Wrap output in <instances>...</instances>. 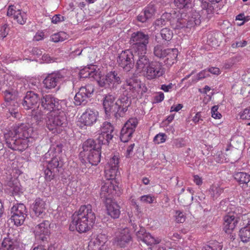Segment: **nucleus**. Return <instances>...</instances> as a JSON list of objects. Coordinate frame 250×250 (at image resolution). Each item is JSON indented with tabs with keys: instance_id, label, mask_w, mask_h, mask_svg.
Wrapping results in <instances>:
<instances>
[{
	"instance_id": "nucleus-31",
	"label": "nucleus",
	"mask_w": 250,
	"mask_h": 250,
	"mask_svg": "<svg viewBox=\"0 0 250 250\" xmlns=\"http://www.w3.org/2000/svg\"><path fill=\"white\" fill-rule=\"evenodd\" d=\"M224 229L226 233H230L238 223V219L234 216L227 215L224 218Z\"/></svg>"
},
{
	"instance_id": "nucleus-22",
	"label": "nucleus",
	"mask_w": 250,
	"mask_h": 250,
	"mask_svg": "<svg viewBox=\"0 0 250 250\" xmlns=\"http://www.w3.org/2000/svg\"><path fill=\"white\" fill-rule=\"evenodd\" d=\"M136 235L139 241H141L150 247L159 244L161 241L160 239L155 238L150 233H146L144 229H142L137 231Z\"/></svg>"
},
{
	"instance_id": "nucleus-42",
	"label": "nucleus",
	"mask_w": 250,
	"mask_h": 250,
	"mask_svg": "<svg viewBox=\"0 0 250 250\" xmlns=\"http://www.w3.org/2000/svg\"><path fill=\"white\" fill-rule=\"evenodd\" d=\"M114 131V127L109 122H104L100 127V133H109L112 134Z\"/></svg>"
},
{
	"instance_id": "nucleus-50",
	"label": "nucleus",
	"mask_w": 250,
	"mask_h": 250,
	"mask_svg": "<svg viewBox=\"0 0 250 250\" xmlns=\"http://www.w3.org/2000/svg\"><path fill=\"white\" fill-rule=\"evenodd\" d=\"M44 173L45 180L49 181L53 179L55 175L58 173L55 170H54L51 168H48V167H47L44 170Z\"/></svg>"
},
{
	"instance_id": "nucleus-12",
	"label": "nucleus",
	"mask_w": 250,
	"mask_h": 250,
	"mask_svg": "<svg viewBox=\"0 0 250 250\" xmlns=\"http://www.w3.org/2000/svg\"><path fill=\"white\" fill-rule=\"evenodd\" d=\"M11 220L14 224L19 226L23 224L27 216V211L25 205L23 204H18L14 205L11 208Z\"/></svg>"
},
{
	"instance_id": "nucleus-43",
	"label": "nucleus",
	"mask_w": 250,
	"mask_h": 250,
	"mask_svg": "<svg viewBox=\"0 0 250 250\" xmlns=\"http://www.w3.org/2000/svg\"><path fill=\"white\" fill-rule=\"evenodd\" d=\"M14 19L17 20L18 23L23 25L26 22L27 15L25 12L21 11L20 10H18L17 11V14L15 16Z\"/></svg>"
},
{
	"instance_id": "nucleus-55",
	"label": "nucleus",
	"mask_w": 250,
	"mask_h": 250,
	"mask_svg": "<svg viewBox=\"0 0 250 250\" xmlns=\"http://www.w3.org/2000/svg\"><path fill=\"white\" fill-rule=\"evenodd\" d=\"M166 135L164 133H159L156 135L153 139V141L155 143L159 144L163 143L166 141Z\"/></svg>"
},
{
	"instance_id": "nucleus-49",
	"label": "nucleus",
	"mask_w": 250,
	"mask_h": 250,
	"mask_svg": "<svg viewBox=\"0 0 250 250\" xmlns=\"http://www.w3.org/2000/svg\"><path fill=\"white\" fill-rule=\"evenodd\" d=\"M143 12L146 15V18L149 20L151 19L155 15L156 9L153 5H149L144 9Z\"/></svg>"
},
{
	"instance_id": "nucleus-28",
	"label": "nucleus",
	"mask_w": 250,
	"mask_h": 250,
	"mask_svg": "<svg viewBox=\"0 0 250 250\" xmlns=\"http://www.w3.org/2000/svg\"><path fill=\"white\" fill-rule=\"evenodd\" d=\"M234 179L243 188H246L250 186V175L246 172H238L233 175Z\"/></svg>"
},
{
	"instance_id": "nucleus-7",
	"label": "nucleus",
	"mask_w": 250,
	"mask_h": 250,
	"mask_svg": "<svg viewBox=\"0 0 250 250\" xmlns=\"http://www.w3.org/2000/svg\"><path fill=\"white\" fill-rule=\"evenodd\" d=\"M100 87L109 88L111 90L116 89L117 86L122 83L120 74L116 71H111L103 77H100L97 81Z\"/></svg>"
},
{
	"instance_id": "nucleus-3",
	"label": "nucleus",
	"mask_w": 250,
	"mask_h": 250,
	"mask_svg": "<svg viewBox=\"0 0 250 250\" xmlns=\"http://www.w3.org/2000/svg\"><path fill=\"white\" fill-rule=\"evenodd\" d=\"M41 106L32 110V115L38 125H42L43 116L46 111L53 112L60 109L59 100L51 94L43 95L40 99Z\"/></svg>"
},
{
	"instance_id": "nucleus-11",
	"label": "nucleus",
	"mask_w": 250,
	"mask_h": 250,
	"mask_svg": "<svg viewBox=\"0 0 250 250\" xmlns=\"http://www.w3.org/2000/svg\"><path fill=\"white\" fill-rule=\"evenodd\" d=\"M4 99L6 105L9 106L8 113H7L8 117H12L15 119H19L21 117V114L19 112V105L18 103L15 101V95L9 90H5L4 92Z\"/></svg>"
},
{
	"instance_id": "nucleus-59",
	"label": "nucleus",
	"mask_w": 250,
	"mask_h": 250,
	"mask_svg": "<svg viewBox=\"0 0 250 250\" xmlns=\"http://www.w3.org/2000/svg\"><path fill=\"white\" fill-rule=\"evenodd\" d=\"M9 28L7 24H4L2 25L0 29V38L2 39L7 36L9 32Z\"/></svg>"
},
{
	"instance_id": "nucleus-26",
	"label": "nucleus",
	"mask_w": 250,
	"mask_h": 250,
	"mask_svg": "<svg viewBox=\"0 0 250 250\" xmlns=\"http://www.w3.org/2000/svg\"><path fill=\"white\" fill-rule=\"evenodd\" d=\"M131 236L128 228L122 229L115 238V242L121 247H124L131 241Z\"/></svg>"
},
{
	"instance_id": "nucleus-10",
	"label": "nucleus",
	"mask_w": 250,
	"mask_h": 250,
	"mask_svg": "<svg viewBox=\"0 0 250 250\" xmlns=\"http://www.w3.org/2000/svg\"><path fill=\"white\" fill-rule=\"evenodd\" d=\"M94 91V87L92 84L82 86L74 97V103L76 105H85L91 97Z\"/></svg>"
},
{
	"instance_id": "nucleus-46",
	"label": "nucleus",
	"mask_w": 250,
	"mask_h": 250,
	"mask_svg": "<svg viewBox=\"0 0 250 250\" xmlns=\"http://www.w3.org/2000/svg\"><path fill=\"white\" fill-rule=\"evenodd\" d=\"M223 245L217 241H213L210 243L209 245H206L203 248L202 250H222Z\"/></svg>"
},
{
	"instance_id": "nucleus-56",
	"label": "nucleus",
	"mask_w": 250,
	"mask_h": 250,
	"mask_svg": "<svg viewBox=\"0 0 250 250\" xmlns=\"http://www.w3.org/2000/svg\"><path fill=\"white\" fill-rule=\"evenodd\" d=\"M218 108L219 106L217 105H214L211 108V116L214 119H219L222 117V115L218 111Z\"/></svg>"
},
{
	"instance_id": "nucleus-62",
	"label": "nucleus",
	"mask_w": 250,
	"mask_h": 250,
	"mask_svg": "<svg viewBox=\"0 0 250 250\" xmlns=\"http://www.w3.org/2000/svg\"><path fill=\"white\" fill-rule=\"evenodd\" d=\"M17 10H16L15 7L13 5H10L8 7L7 15L9 17L13 16V18H14L17 14Z\"/></svg>"
},
{
	"instance_id": "nucleus-54",
	"label": "nucleus",
	"mask_w": 250,
	"mask_h": 250,
	"mask_svg": "<svg viewBox=\"0 0 250 250\" xmlns=\"http://www.w3.org/2000/svg\"><path fill=\"white\" fill-rule=\"evenodd\" d=\"M186 216L184 212L180 210H176L175 212V220L178 223H181L185 222Z\"/></svg>"
},
{
	"instance_id": "nucleus-5",
	"label": "nucleus",
	"mask_w": 250,
	"mask_h": 250,
	"mask_svg": "<svg viewBox=\"0 0 250 250\" xmlns=\"http://www.w3.org/2000/svg\"><path fill=\"white\" fill-rule=\"evenodd\" d=\"M6 146L13 150L22 151L27 148L30 138L13 136V132L7 131L4 135Z\"/></svg>"
},
{
	"instance_id": "nucleus-58",
	"label": "nucleus",
	"mask_w": 250,
	"mask_h": 250,
	"mask_svg": "<svg viewBox=\"0 0 250 250\" xmlns=\"http://www.w3.org/2000/svg\"><path fill=\"white\" fill-rule=\"evenodd\" d=\"M140 201L147 204H151L153 202L155 198L154 196H152L149 194L143 195L140 197Z\"/></svg>"
},
{
	"instance_id": "nucleus-9",
	"label": "nucleus",
	"mask_w": 250,
	"mask_h": 250,
	"mask_svg": "<svg viewBox=\"0 0 250 250\" xmlns=\"http://www.w3.org/2000/svg\"><path fill=\"white\" fill-rule=\"evenodd\" d=\"M149 39V36L141 31L133 32L131 34L130 42L133 43L135 52H146Z\"/></svg>"
},
{
	"instance_id": "nucleus-13",
	"label": "nucleus",
	"mask_w": 250,
	"mask_h": 250,
	"mask_svg": "<svg viewBox=\"0 0 250 250\" xmlns=\"http://www.w3.org/2000/svg\"><path fill=\"white\" fill-rule=\"evenodd\" d=\"M135 54L129 50L123 51L118 56L117 63L124 71L129 72L134 66Z\"/></svg>"
},
{
	"instance_id": "nucleus-52",
	"label": "nucleus",
	"mask_w": 250,
	"mask_h": 250,
	"mask_svg": "<svg viewBox=\"0 0 250 250\" xmlns=\"http://www.w3.org/2000/svg\"><path fill=\"white\" fill-rule=\"evenodd\" d=\"M172 145L173 147L180 148L185 146V141L183 138H177L174 139L172 142Z\"/></svg>"
},
{
	"instance_id": "nucleus-60",
	"label": "nucleus",
	"mask_w": 250,
	"mask_h": 250,
	"mask_svg": "<svg viewBox=\"0 0 250 250\" xmlns=\"http://www.w3.org/2000/svg\"><path fill=\"white\" fill-rule=\"evenodd\" d=\"M64 21V17L61 15L58 14L54 16L51 20L52 22L55 24H57L59 22Z\"/></svg>"
},
{
	"instance_id": "nucleus-53",
	"label": "nucleus",
	"mask_w": 250,
	"mask_h": 250,
	"mask_svg": "<svg viewBox=\"0 0 250 250\" xmlns=\"http://www.w3.org/2000/svg\"><path fill=\"white\" fill-rule=\"evenodd\" d=\"M190 0H174L175 5L180 9L186 8Z\"/></svg>"
},
{
	"instance_id": "nucleus-15",
	"label": "nucleus",
	"mask_w": 250,
	"mask_h": 250,
	"mask_svg": "<svg viewBox=\"0 0 250 250\" xmlns=\"http://www.w3.org/2000/svg\"><path fill=\"white\" fill-rule=\"evenodd\" d=\"M93 225V223L87 222L83 219L73 214L72 221L70 225V229L73 230L75 229L79 232L83 233L89 230Z\"/></svg>"
},
{
	"instance_id": "nucleus-17",
	"label": "nucleus",
	"mask_w": 250,
	"mask_h": 250,
	"mask_svg": "<svg viewBox=\"0 0 250 250\" xmlns=\"http://www.w3.org/2000/svg\"><path fill=\"white\" fill-rule=\"evenodd\" d=\"M74 214H76L87 222L95 223L96 215L92 210V206L89 204L81 206L79 210L75 212Z\"/></svg>"
},
{
	"instance_id": "nucleus-4",
	"label": "nucleus",
	"mask_w": 250,
	"mask_h": 250,
	"mask_svg": "<svg viewBox=\"0 0 250 250\" xmlns=\"http://www.w3.org/2000/svg\"><path fill=\"white\" fill-rule=\"evenodd\" d=\"M46 127L53 133H60L67 123L65 112L59 109L48 114Z\"/></svg>"
},
{
	"instance_id": "nucleus-44",
	"label": "nucleus",
	"mask_w": 250,
	"mask_h": 250,
	"mask_svg": "<svg viewBox=\"0 0 250 250\" xmlns=\"http://www.w3.org/2000/svg\"><path fill=\"white\" fill-rule=\"evenodd\" d=\"M171 14L168 13H165L163 14L160 19H157L155 21V25L156 26H161L165 25L166 22L170 19Z\"/></svg>"
},
{
	"instance_id": "nucleus-36",
	"label": "nucleus",
	"mask_w": 250,
	"mask_h": 250,
	"mask_svg": "<svg viewBox=\"0 0 250 250\" xmlns=\"http://www.w3.org/2000/svg\"><path fill=\"white\" fill-rule=\"evenodd\" d=\"M87 156V159L92 165H97L101 161V149H95L90 152L84 154Z\"/></svg>"
},
{
	"instance_id": "nucleus-45",
	"label": "nucleus",
	"mask_w": 250,
	"mask_h": 250,
	"mask_svg": "<svg viewBox=\"0 0 250 250\" xmlns=\"http://www.w3.org/2000/svg\"><path fill=\"white\" fill-rule=\"evenodd\" d=\"M167 50V49H163L162 46L157 45L154 48L153 53L156 57L164 59Z\"/></svg>"
},
{
	"instance_id": "nucleus-63",
	"label": "nucleus",
	"mask_w": 250,
	"mask_h": 250,
	"mask_svg": "<svg viewBox=\"0 0 250 250\" xmlns=\"http://www.w3.org/2000/svg\"><path fill=\"white\" fill-rule=\"evenodd\" d=\"M247 44V42L246 41H240L236 42L232 44V47H243Z\"/></svg>"
},
{
	"instance_id": "nucleus-16",
	"label": "nucleus",
	"mask_w": 250,
	"mask_h": 250,
	"mask_svg": "<svg viewBox=\"0 0 250 250\" xmlns=\"http://www.w3.org/2000/svg\"><path fill=\"white\" fill-rule=\"evenodd\" d=\"M50 225L49 221L45 220L35 227L34 233L37 240L42 242L47 241L50 234Z\"/></svg>"
},
{
	"instance_id": "nucleus-41",
	"label": "nucleus",
	"mask_w": 250,
	"mask_h": 250,
	"mask_svg": "<svg viewBox=\"0 0 250 250\" xmlns=\"http://www.w3.org/2000/svg\"><path fill=\"white\" fill-rule=\"evenodd\" d=\"M223 191V188L216 185L211 186L209 189L210 196L213 200L217 199Z\"/></svg>"
},
{
	"instance_id": "nucleus-6",
	"label": "nucleus",
	"mask_w": 250,
	"mask_h": 250,
	"mask_svg": "<svg viewBox=\"0 0 250 250\" xmlns=\"http://www.w3.org/2000/svg\"><path fill=\"white\" fill-rule=\"evenodd\" d=\"M199 13L195 10H192L187 17V18L178 19L172 25L175 29L191 28L195 25H199L201 20Z\"/></svg>"
},
{
	"instance_id": "nucleus-34",
	"label": "nucleus",
	"mask_w": 250,
	"mask_h": 250,
	"mask_svg": "<svg viewBox=\"0 0 250 250\" xmlns=\"http://www.w3.org/2000/svg\"><path fill=\"white\" fill-rule=\"evenodd\" d=\"M83 148L85 154L93 151L95 149H101V146L97 140L89 139L85 141L83 145Z\"/></svg>"
},
{
	"instance_id": "nucleus-8",
	"label": "nucleus",
	"mask_w": 250,
	"mask_h": 250,
	"mask_svg": "<svg viewBox=\"0 0 250 250\" xmlns=\"http://www.w3.org/2000/svg\"><path fill=\"white\" fill-rule=\"evenodd\" d=\"M120 194L119 188L114 178L110 177V179L107 180L102 186L100 192V197L102 201L112 199L113 195Z\"/></svg>"
},
{
	"instance_id": "nucleus-57",
	"label": "nucleus",
	"mask_w": 250,
	"mask_h": 250,
	"mask_svg": "<svg viewBox=\"0 0 250 250\" xmlns=\"http://www.w3.org/2000/svg\"><path fill=\"white\" fill-rule=\"evenodd\" d=\"M239 115L242 120H250V107L245 108Z\"/></svg>"
},
{
	"instance_id": "nucleus-35",
	"label": "nucleus",
	"mask_w": 250,
	"mask_h": 250,
	"mask_svg": "<svg viewBox=\"0 0 250 250\" xmlns=\"http://www.w3.org/2000/svg\"><path fill=\"white\" fill-rule=\"evenodd\" d=\"M1 246L3 250H21L18 242L9 237L3 239Z\"/></svg>"
},
{
	"instance_id": "nucleus-14",
	"label": "nucleus",
	"mask_w": 250,
	"mask_h": 250,
	"mask_svg": "<svg viewBox=\"0 0 250 250\" xmlns=\"http://www.w3.org/2000/svg\"><path fill=\"white\" fill-rule=\"evenodd\" d=\"M138 124L136 118H131L125 124L121 131V141L126 142L132 137Z\"/></svg>"
},
{
	"instance_id": "nucleus-38",
	"label": "nucleus",
	"mask_w": 250,
	"mask_h": 250,
	"mask_svg": "<svg viewBox=\"0 0 250 250\" xmlns=\"http://www.w3.org/2000/svg\"><path fill=\"white\" fill-rule=\"evenodd\" d=\"M105 237L104 235L99 234L91 243L94 247V250H102L104 245L105 242Z\"/></svg>"
},
{
	"instance_id": "nucleus-21",
	"label": "nucleus",
	"mask_w": 250,
	"mask_h": 250,
	"mask_svg": "<svg viewBox=\"0 0 250 250\" xmlns=\"http://www.w3.org/2000/svg\"><path fill=\"white\" fill-rule=\"evenodd\" d=\"M40 99L38 94L33 91H28L22 102V106L26 110L32 109L37 105Z\"/></svg>"
},
{
	"instance_id": "nucleus-32",
	"label": "nucleus",
	"mask_w": 250,
	"mask_h": 250,
	"mask_svg": "<svg viewBox=\"0 0 250 250\" xmlns=\"http://www.w3.org/2000/svg\"><path fill=\"white\" fill-rule=\"evenodd\" d=\"M126 85L128 86L127 89L132 92V96L137 97L141 88L140 82L133 79H127L126 80Z\"/></svg>"
},
{
	"instance_id": "nucleus-40",
	"label": "nucleus",
	"mask_w": 250,
	"mask_h": 250,
	"mask_svg": "<svg viewBox=\"0 0 250 250\" xmlns=\"http://www.w3.org/2000/svg\"><path fill=\"white\" fill-rule=\"evenodd\" d=\"M62 166V162L60 161V158L55 157L52 158L51 160L48 163L47 167L48 168H51L55 170L57 172L59 171V168Z\"/></svg>"
},
{
	"instance_id": "nucleus-27",
	"label": "nucleus",
	"mask_w": 250,
	"mask_h": 250,
	"mask_svg": "<svg viewBox=\"0 0 250 250\" xmlns=\"http://www.w3.org/2000/svg\"><path fill=\"white\" fill-rule=\"evenodd\" d=\"M119 160L117 156L114 155L109 160L108 166L106 167L105 172L109 174V176L115 178L118 172Z\"/></svg>"
},
{
	"instance_id": "nucleus-25",
	"label": "nucleus",
	"mask_w": 250,
	"mask_h": 250,
	"mask_svg": "<svg viewBox=\"0 0 250 250\" xmlns=\"http://www.w3.org/2000/svg\"><path fill=\"white\" fill-rule=\"evenodd\" d=\"M32 209L37 217L42 218L45 215L46 204L43 199L37 198L32 204Z\"/></svg>"
},
{
	"instance_id": "nucleus-48",
	"label": "nucleus",
	"mask_w": 250,
	"mask_h": 250,
	"mask_svg": "<svg viewBox=\"0 0 250 250\" xmlns=\"http://www.w3.org/2000/svg\"><path fill=\"white\" fill-rule=\"evenodd\" d=\"M67 35L63 32H60L52 35L51 40L55 42H62L66 39Z\"/></svg>"
},
{
	"instance_id": "nucleus-24",
	"label": "nucleus",
	"mask_w": 250,
	"mask_h": 250,
	"mask_svg": "<svg viewBox=\"0 0 250 250\" xmlns=\"http://www.w3.org/2000/svg\"><path fill=\"white\" fill-rule=\"evenodd\" d=\"M98 115V112L95 110L86 109L82 116L83 123L87 126L92 125L97 121Z\"/></svg>"
},
{
	"instance_id": "nucleus-61",
	"label": "nucleus",
	"mask_w": 250,
	"mask_h": 250,
	"mask_svg": "<svg viewBox=\"0 0 250 250\" xmlns=\"http://www.w3.org/2000/svg\"><path fill=\"white\" fill-rule=\"evenodd\" d=\"M209 76L208 71L206 69L199 72L197 75L196 81L201 80Z\"/></svg>"
},
{
	"instance_id": "nucleus-1",
	"label": "nucleus",
	"mask_w": 250,
	"mask_h": 250,
	"mask_svg": "<svg viewBox=\"0 0 250 250\" xmlns=\"http://www.w3.org/2000/svg\"><path fill=\"white\" fill-rule=\"evenodd\" d=\"M143 51L135 52V67L148 80L156 79L165 74V68L163 63L159 62L151 61Z\"/></svg>"
},
{
	"instance_id": "nucleus-18",
	"label": "nucleus",
	"mask_w": 250,
	"mask_h": 250,
	"mask_svg": "<svg viewBox=\"0 0 250 250\" xmlns=\"http://www.w3.org/2000/svg\"><path fill=\"white\" fill-rule=\"evenodd\" d=\"M8 131L13 132V136L15 137L31 138L32 129L26 124L21 123L16 124L12 130Z\"/></svg>"
},
{
	"instance_id": "nucleus-47",
	"label": "nucleus",
	"mask_w": 250,
	"mask_h": 250,
	"mask_svg": "<svg viewBox=\"0 0 250 250\" xmlns=\"http://www.w3.org/2000/svg\"><path fill=\"white\" fill-rule=\"evenodd\" d=\"M161 35L164 40L168 42L173 37V32L169 28H165L161 30Z\"/></svg>"
},
{
	"instance_id": "nucleus-23",
	"label": "nucleus",
	"mask_w": 250,
	"mask_h": 250,
	"mask_svg": "<svg viewBox=\"0 0 250 250\" xmlns=\"http://www.w3.org/2000/svg\"><path fill=\"white\" fill-rule=\"evenodd\" d=\"M103 202L105 204L108 215L113 219L118 218L120 216L121 211L120 207L117 202L112 199Z\"/></svg>"
},
{
	"instance_id": "nucleus-29",
	"label": "nucleus",
	"mask_w": 250,
	"mask_h": 250,
	"mask_svg": "<svg viewBox=\"0 0 250 250\" xmlns=\"http://www.w3.org/2000/svg\"><path fill=\"white\" fill-rule=\"evenodd\" d=\"M98 71L96 70L95 65H91L90 67H85L81 69L79 72V76L81 79L91 78L96 79L99 77Z\"/></svg>"
},
{
	"instance_id": "nucleus-20",
	"label": "nucleus",
	"mask_w": 250,
	"mask_h": 250,
	"mask_svg": "<svg viewBox=\"0 0 250 250\" xmlns=\"http://www.w3.org/2000/svg\"><path fill=\"white\" fill-rule=\"evenodd\" d=\"M196 2H199L202 8L201 13L199 12L201 22L203 20L210 19L214 14V8L213 6L206 1L196 0ZM198 12V11H197Z\"/></svg>"
},
{
	"instance_id": "nucleus-2",
	"label": "nucleus",
	"mask_w": 250,
	"mask_h": 250,
	"mask_svg": "<svg viewBox=\"0 0 250 250\" xmlns=\"http://www.w3.org/2000/svg\"><path fill=\"white\" fill-rule=\"evenodd\" d=\"M115 97L111 93L105 94L103 99V105L107 116L113 114L115 117H123L131 104L129 98L125 95L120 97L116 102Z\"/></svg>"
},
{
	"instance_id": "nucleus-37",
	"label": "nucleus",
	"mask_w": 250,
	"mask_h": 250,
	"mask_svg": "<svg viewBox=\"0 0 250 250\" xmlns=\"http://www.w3.org/2000/svg\"><path fill=\"white\" fill-rule=\"evenodd\" d=\"M239 235L241 241L244 243L250 241V218L248 219L247 225L240 229Z\"/></svg>"
},
{
	"instance_id": "nucleus-33",
	"label": "nucleus",
	"mask_w": 250,
	"mask_h": 250,
	"mask_svg": "<svg viewBox=\"0 0 250 250\" xmlns=\"http://www.w3.org/2000/svg\"><path fill=\"white\" fill-rule=\"evenodd\" d=\"M178 50L176 48L169 49L167 50L165 56L164 62L167 66H171L176 62V58L178 56Z\"/></svg>"
},
{
	"instance_id": "nucleus-51",
	"label": "nucleus",
	"mask_w": 250,
	"mask_h": 250,
	"mask_svg": "<svg viewBox=\"0 0 250 250\" xmlns=\"http://www.w3.org/2000/svg\"><path fill=\"white\" fill-rule=\"evenodd\" d=\"M238 62L237 57H232L227 60L224 63L223 67L225 69L230 68Z\"/></svg>"
},
{
	"instance_id": "nucleus-64",
	"label": "nucleus",
	"mask_w": 250,
	"mask_h": 250,
	"mask_svg": "<svg viewBox=\"0 0 250 250\" xmlns=\"http://www.w3.org/2000/svg\"><path fill=\"white\" fill-rule=\"evenodd\" d=\"M224 155L222 153L219 152L214 156V160L218 163H221L224 161Z\"/></svg>"
},
{
	"instance_id": "nucleus-19",
	"label": "nucleus",
	"mask_w": 250,
	"mask_h": 250,
	"mask_svg": "<svg viewBox=\"0 0 250 250\" xmlns=\"http://www.w3.org/2000/svg\"><path fill=\"white\" fill-rule=\"evenodd\" d=\"M63 78V76L59 71L49 74L43 81L44 86L47 89L55 88Z\"/></svg>"
},
{
	"instance_id": "nucleus-30",
	"label": "nucleus",
	"mask_w": 250,
	"mask_h": 250,
	"mask_svg": "<svg viewBox=\"0 0 250 250\" xmlns=\"http://www.w3.org/2000/svg\"><path fill=\"white\" fill-rule=\"evenodd\" d=\"M5 181L4 184L9 187L10 191L13 195L19 194L21 191V188L18 179L10 177Z\"/></svg>"
},
{
	"instance_id": "nucleus-39",
	"label": "nucleus",
	"mask_w": 250,
	"mask_h": 250,
	"mask_svg": "<svg viewBox=\"0 0 250 250\" xmlns=\"http://www.w3.org/2000/svg\"><path fill=\"white\" fill-rule=\"evenodd\" d=\"M113 137V135L111 134L99 133L96 140L101 146L102 145H108Z\"/></svg>"
}]
</instances>
